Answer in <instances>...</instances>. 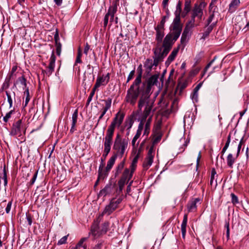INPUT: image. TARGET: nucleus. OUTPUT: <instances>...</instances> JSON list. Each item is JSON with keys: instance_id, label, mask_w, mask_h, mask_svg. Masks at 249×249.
Wrapping results in <instances>:
<instances>
[{"instance_id": "nucleus-1", "label": "nucleus", "mask_w": 249, "mask_h": 249, "mask_svg": "<svg viewBox=\"0 0 249 249\" xmlns=\"http://www.w3.org/2000/svg\"><path fill=\"white\" fill-rule=\"evenodd\" d=\"M151 93L148 92L147 90L143 91L138 101L137 113H141L138 120L145 121L147 118L150 115L154 107V102L150 99Z\"/></svg>"}, {"instance_id": "nucleus-2", "label": "nucleus", "mask_w": 249, "mask_h": 249, "mask_svg": "<svg viewBox=\"0 0 249 249\" xmlns=\"http://www.w3.org/2000/svg\"><path fill=\"white\" fill-rule=\"evenodd\" d=\"M171 28V32L168 34L163 38V47H164V53L170 52L173 44L180 35L182 28L180 20L174 19Z\"/></svg>"}, {"instance_id": "nucleus-3", "label": "nucleus", "mask_w": 249, "mask_h": 249, "mask_svg": "<svg viewBox=\"0 0 249 249\" xmlns=\"http://www.w3.org/2000/svg\"><path fill=\"white\" fill-rule=\"evenodd\" d=\"M142 72L140 71L130 88L128 89L125 97V101L134 106L137 101L139 95H142L144 91L140 84L142 83Z\"/></svg>"}, {"instance_id": "nucleus-4", "label": "nucleus", "mask_w": 249, "mask_h": 249, "mask_svg": "<svg viewBox=\"0 0 249 249\" xmlns=\"http://www.w3.org/2000/svg\"><path fill=\"white\" fill-rule=\"evenodd\" d=\"M154 56L153 61L151 59H147L145 61L144 66L151 70L153 66H157L159 63L163 61L164 57L169 53L168 52L164 53V49L162 51L160 50V48H155L153 50Z\"/></svg>"}, {"instance_id": "nucleus-5", "label": "nucleus", "mask_w": 249, "mask_h": 249, "mask_svg": "<svg viewBox=\"0 0 249 249\" xmlns=\"http://www.w3.org/2000/svg\"><path fill=\"white\" fill-rule=\"evenodd\" d=\"M128 141L126 139H122L119 134H117L114 141L113 148L116 151L114 155L122 158L124 155L128 146Z\"/></svg>"}, {"instance_id": "nucleus-6", "label": "nucleus", "mask_w": 249, "mask_h": 249, "mask_svg": "<svg viewBox=\"0 0 249 249\" xmlns=\"http://www.w3.org/2000/svg\"><path fill=\"white\" fill-rule=\"evenodd\" d=\"M124 117V114L121 111H119L115 115V117L113 118L111 124L108 126L107 131L114 133L115 128L119 127L122 124Z\"/></svg>"}, {"instance_id": "nucleus-7", "label": "nucleus", "mask_w": 249, "mask_h": 249, "mask_svg": "<svg viewBox=\"0 0 249 249\" xmlns=\"http://www.w3.org/2000/svg\"><path fill=\"white\" fill-rule=\"evenodd\" d=\"M26 128L22 124L21 120H18L13 124L10 135L12 136H18V137L22 135V134H25Z\"/></svg>"}, {"instance_id": "nucleus-8", "label": "nucleus", "mask_w": 249, "mask_h": 249, "mask_svg": "<svg viewBox=\"0 0 249 249\" xmlns=\"http://www.w3.org/2000/svg\"><path fill=\"white\" fill-rule=\"evenodd\" d=\"M122 199L118 198L117 200L112 199L110 203L106 206L104 210L102 212V215L107 214L110 215L118 207V205L121 202Z\"/></svg>"}, {"instance_id": "nucleus-9", "label": "nucleus", "mask_w": 249, "mask_h": 249, "mask_svg": "<svg viewBox=\"0 0 249 249\" xmlns=\"http://www.w3.org/2000/svg\"><path fill=\"white\" fill-rule=\"evenodd\" d=\"M159 78L158 74H154L152 75L147 80V83H143L142 87L144 89V91L147 90L149 93L151 92V87L154 85H156L158 82V79Z\"/></svg>"}, {"instance_id": "nucleus-10", "label": "nucleus", "mask_w": 249, "mask_h": 249, "mask_svg": "<svg viewBox=\"0 0 249 249\" xmlns=\"http://www.w3.org/2000/svg\"><path fill=\"white\" fill-rule=\"evenodd\" d=\"M154 155L153 146H151L148 150L146 158L143 163V167L145 170H147L152 164Z\"/></svg>"}, {"instance_id": "nucleus-11", "label": "nucleus", "mask_w": 249, "mask_h": 249, "mask_svg": "<svg viewBox=\"0 0 249 249\" xmlns=\"http://www.w3.org/2000/svg\"><path fill=\"white\" fill-rule=\"evenodd\" d=\"M114 133L107 131L106 135L104 138V145L105 151L110 152L111 146L112 144L113 136Z\"/></svg>"}, {"instance_id": "nucleus-12", "label": "nucleus", "mask_w": 249, "mask_h": 249, "mask_svg": "<svg viewBox=\"0 0 249 249\" xmlns=\"http://www.w3.org/2000/svg\"><path fill=\"white\" fill-rule=\"evenodd\" d=\"M156 31L155 39L157 41L156 47L155 48H160L161 51L164 50L163 47V38L164 36V31L155 29Z\"/></svg>"}, {"instance_id": "nucleus-13", "label": "nucleus", "mask_w": 249, "mask_h": 249, "mask_svg": "<svg viewBox=\"0 0 249 249\" xmlns=\"http://www.w3.org/2000/svg\"><path fill=\"white\" fill-rule=\"evenodd\" d=\"M55 56L54 53L53 52L49 60V66L47 67V70L43 71V72H45L48 76L50 75L54 71L55 67Z\"/></svg>"}, {"instance_id": "nucleus-14", "label": "nucleus", "mask_w": 249, "mask_h": 249, "mask_svg": "<svg viewBox=\"0 0 249 249\" xmlns=\"http://www.w3.org/2000/svg\"><path fill=\"white\" fill-rule=\"evenodd\" d=\"M110 74L107 73L106 75H102L101 76L97 77L96 81V86H105L109 81Z\"/></svg>"}, {"instance_id": "nucleus-15", "label": "nucleus", "mask_w": 249, "mask_h": 249, "mask_svg": "<svg viewBox=\"0 0 249 249\" xmlns=\"http://www.w3.org/2000/svg\"><path fill=\"white\" fill-rule=\"evenodd\" d=\"M179 49V45H178L177 47L174 48L165 62L166 65H169L172 61L175 60L178 53Z\"/></svg>"}, {"instance_id": "nucleus-16", "label": "nucleus", "mask_w": 249, "mask_h": 249, "mask_svg": "<svg viewBox=\"0 0 249 249\" xmlns=\"http://www.w3.org/2000/svg\"><path fill=\"white\" fill-rule=\"evenodd\" d=\"M133 173L132 172L129 168H125L122 173L120 180L125 182H128L131 179Z\"/></svg>"}, {"instance_id": "nucleus-17", "label": "nucleus", "mask_w": 249, "mask_h": 249, "mask_svg": "<svg viewBox=\"0 0 249 249\" xmlns=\"http://www.w3.org/2000/svg\"><path fill=\"white\" fill-rule=\"evenodd\" d=\"M105 102V107L103 108V111L102 112L101 115L99 117V119L98 121V123L96 124V126L98 125L99 122L100 120H101L105 114L106 113L107 111L110 108L112 100L111 98H108L107 100L104 101Z\"/></svg>"}, {"instance_id": "nucleus-18", "label": "nucleus", "mask_w": 249, "mask_h": 249, "mask_svg": "<svg viewBox=\"0 0 249 249\" xmlns=\"http://www.w3.org/2000/svg\"><path fill=\"white\" fill-rule=\"evenodd\" d=\"M202 15L203 11L201 7L200 6L196 5L193 10L192 17L195 18L196 17L198 20H200Z\"/></svg>"}, {"instance_id": "nucleus-19", "label": "nucleus", "mask_w": 249, "mask_h": 249, "mask_svg": "<svg viewBox=\"0 0 249 249\" xmlns=\"http://www.w3.org/2000/svg\"><path fill=\"white\" fill-rule=\"evenodd\" d=\"M195 18L191 17V19L187 22L184 30L191 34L192 29L195 26H197V24L195 23Z\"/></svg>"}, {"instance_id": "nucleus-20", "label": "nucleus", "mask_w": 249, "mask_h": 249, "mask_svg": "<svg viewBox=\"0 0 249 249\" xmlns=\"http://www.w3.org/2000/svg\"><path fill=\"white\" fill-rule=\"evenodd\" d=\"M6 94L7 97V101L9 104V108L13 107V99L15 100L16 93L13 91H6Z\"/></svg>"}, {"instance_id": "nucleus-21", "label": "nucleus", "mask_w": 249, "mask_h": 249, "mask_svg": "<svg viewBox=\"0 0 249 249\" xmlns=\"http://www.w3.org/2000/svg\"><path fill=\"white\" fill-rule=\"evenodd\" d=\"M126 159L124 158L122 161L119 163L115 167L114 176L117 177L122 172L124 168Z\"/></svg>"}, {"instance_id": "nucleus-22", "label": "nucleus", "mask_w": 249, "mask_h": 249, "mask_svg": "<svg viewBox=\"0 0 249 249\" xmlns=\"http://www.w3.org/2000/svg\"><path fill=\"white\" fill-rule=\"evenodd\" d=\"M138 121L140 122V123L138 125V129L137 130L136 134L134 137V139L135 140H136L137 141L138 139L140 138V136L141 135L142 131L144 127V123H145V121H143L142 120H138Z\"/></svg>"}, {"instance_id": "nucleus-23", "label": "nucleus", "mask_w": 249, "mask_h": 249, "mask_svg": "<svg viewBox=\"0 0 249 249\" xmlns=\"http://www.w3.org/2000/svg\"><path fill=\"white\" fill-rule=\"evenodd\" d=\"M187 215L184 214L183 217V219L181 225V234L182 236L183 239L185 237V234L186 232V227H187Z\"/></svg>"}, {"instance_id": "nucleus-24", "label": "nucleus", "mask_w": 249, "mask_h": 249, "mask_svg": "<svg viewBox=\"0 0 249 249\" xmlns=\"http://www.w3.org/2000/svg\"><path fill=\"white\" fill-rule=\"evenodd\" d=\"M117 158V157H116V156L113 155L108 160V161L107 162V166L106 167L107 171H110V170L111 169L113 165L115 163V160H116Z\"/></svg>"}, {"instance_id": "nucleus-25", "label": "nucleus", "mask_w": 249, "mask_h": 249, "mask_svg": "<svg viewBox=\"0 0 249 249\" xmlns=\"http://www.w3.org/2000/svg\"><path fill=\"white\" fill-rule=\"evenodd\" d=\"M181 2L179 1L176 6V10L175 12V18L174 19H177L178 20H180V14L181 12Z\"/></svg>"}, {"instance_id": "nucleus-26", "label": "nucleus", "mask_w": 249, "mask_h": 249, "mask_svg": "<svg viewBox=\"0 0 249 249\" xmlns=\"http://www.w3.org/2000/svg\"><path fill=\"white\" fill-rule=\"evenodd\" d=\"M117 4L116 2L113 3L112 5L109 8L108 12L106 14L110 17H114V15L117 11Z\"/></svg>"}, {"instance_id": "nucleus-27", "label": "nucleus", "mask_w": 249, "mask_h": 249, "mask_svg": "<svg viewBox=\"0 0 249 249\" xmlns=\"http://www.w3.org/2000/svg\"><path fill=\"white\" fill-rule=\"evenodd\" d=\"M109 171H107V169H101V167L98 169V179H104L108 174Z\"/></svg>"}, {"instance_id": "nucleus-28", "label": "nucleus", "mask_w": 249, "mask_h": 249, "mask_svg": "<svg viewBox=\"0 0 249 249\" xmlns=\"http://www.w3.org/2000/svg\"><path fill=\"white\" fill-rule=\"evenodd\" d=\"M198 201L197 198L195 199L194 200L191 201L188 204L187 208L189 212H193L196 209V203Z\"/></svg>"}, {"instance_id": "nucleus-29", "label": "nucleus", "mask_w": 249, "mask_h": 249, "mask_svg": "<svg viewBox=\"0 0 249 249\" xmlns=\"http://www.w3.org/2000/svg\"><path fill=\"white\" fill-rule=\"evenodd\" d=\"M139 154L137 153L136 156L133 159V160L131 162V164L130 166V170L132 171V172H134L137 166V163L138 162V159L139 158Z\"/></svg>"}, {"instance_id": "nucleus-30", "label": "nucleus", "mask_w": 249, "mask_h": 249, "mask_svg": "<svg viewBox=\"0 0 249 249\" xmlns=\"http://www.w3.org/2000/svg\"><path fill=\"white\" fill-rule=\"evenodd\" d=\"M54 37L55 44H56V53L58 55H60V53H61V45L59 42H58V35L57 33H56L55 34Z\"/></svg>"}, {"instance_id": "nucleus-31", "label": "nucleus", "mask_w": 249, "mask_h": 249, "mask_svg": "<svg viewBox=\"0 0 249 249\" xmlns=\"http://www.w3.org/2000/svg\"><path fill=\"white\" fill-rule=\"evenodd\" d=\"M111 185H107L103 189L100 191L99 196H106L111 192Z\"/></svg>"}, {"instance_id": "nucleus-32", "label": "nucleus", "mask_w": 249, "mask_h": 249, "mask_svg": "<svg viewBox=\"0 0 249 249\" xmlns=\"http://www.w3.org/2000/svg\"><path fill=\"white\" fill-rule=\"evenodd\" d=\"M240 3L239 0H232L231 2L229 5V11L231 12H233L237 6Z\"/></svg>"}, {"instance_id": "nucleus-33", "label": "nucleus", "mask_w": 249, "mask_h": 249, "mask_svg": "<svg viewBox=\"0 0 249 249\" xmlns=\"http://www.w3.org/2000/svg\"><path fill=\"white\" fill-rule=\"evenodd\" d=\"M235 159L233 157L232 154H229L227 158V165L231 168H232L233 164L235 162Z\"/></svg>"}, {"instance_id": "nucleus-34", "label": "nucleus", "mask_w": 249, "mask_h": 249, "mask_svg": "<svg viewBox=\"0 0 249 249\" xmlns=\"http://www.w3.org/2000/svg\"><path fill=\"white\" fill-rule=\"evenodd\" d=\"M0 179H3L4 181V185L5 186L7 185V171L6 170L5 165L4 166L3 169V173L0 176Z\"/></svg>"}, {"instance_id": "nucleus-35", "label": "nucleus", "mask_w": 249, "mask_h": 249, "mask_svg": "<svg viewBox=\"0 0 249 249\" xmlns=\"http://www.w3.org/2000/svg\"><path fill=\"white\" fill-rule=\"evenodd\" d=\"M191 34L188 33L185 30L183 31L181 37V42L182 43H185L187 41V37H189Z\"/></svg>"}, {"instance_id": "nucleus-36", "label": "nucleus", "mask_w": 249, "mask_h": 249, "mask_svg": "<svg viewBox=\"0 0 249 249\" xmlns=\"http://www.w3.org/2000/svg\"><path fill=\"white\" fill-rule=\"evenodd\" d=\"M161 139V135L160 134L157 133V134H156L154 137V138L153 140L152 145L151 146L154 147V145L158 143L160 141Z\"/></svg>"}, {"instance_id": "nucleus-37", "label": "nucleus", "mask_w": 249, "mask_h": 249, "mask_svg": "<svg viewBox=\"0 0 249 249\" xmlns=\"http://www.w3.org/2000/svg\"><path fill=\"white\" fill-rule=\"evenodd\" d=\"M78 118V109H75L72 115V124L73 126L76 125Z\"/></svg>"}, {"instance_id": "nucleus-38", "label": "nucleus", "mask_w": 249, "mask_h": 249, "mask_svg": "<svg viewBox=\"0 0 249 249\" xmlns=\"http://www.w3.org/2000/svg\"><path fill=\"white\" fill-rule=\"evenodd\" d=\"M18 81L20 83V84L23 86V89H28V88H27L26 80L23 76L19 77L18 78Z\"/></svg>"}, {"instance_id": "nucleus-39", "label": "nucleus", "mask_w": 249, "mask_h": 249, "mask_svg": "<svg viewBox=\"0 0 249 249\" xmlns=\"http://www.w3.org/2000/svg\"><path fill=\"white\" fill-rule=\"evenodd\" d=\"M98 225H93L91 227V233L94 236H98L99 234L97 232Z\"/></svg>"}, {"instance_id": "nucleus-40", "label": "nucleus", "mask_w": 249, "mask_h": 249, "mask_svg": "<svg viewBox=\"0 0 249 249\" xmlns=\"http://www.w3.org/2000/svg\"><path fill=\"white\" fill-rule=\"evenodd\" d=\"M18 66L17 65L13 66L12 68L10 74L9 75L10 79L14 78L16 77L17 76V73H16V71L17 70Z\"/></svg>"}, {"instance_id": "nucleus-41", "label": "nucleus", "mask_w": 249, "mask_h": 249, "mask_svg": "<svg viewBox=\"0 0 249 249\" xmlns=\"http://www.w3.org/2000/svg\"><path fill=\"white\" fill-rule=\"evenodd\" d=\"M191 9V3L190 0H186L185 2L184 11L186 13H189Z\"/></svg>"}, {"instance_id": "nucleus-42", "label": "nucleus", "mask_w": 249, "mask_h": 249, "mask_svg": "<svg viewBox=\"0 0 249 249\" xmlns=\"http://www.w3.org/2000/svg\"><path fill=\"white\" fill-rule=\"evenodd\" d=\"M125 183L126 182L120 179L118 181V184L119 185V189L117 191L118 194H120L121 192H122Z\"/></svg>"}, {"instance_id": "nucleus-43", "label": "nucleus", "mask_w": 249, "mask_h": 249, "mask_svg": "<svg viewBox=\"0 0 249 249\" xmlns=\"http://www.w3.org/2000/svg\"><path fill=\"white\" fill-rule=\"evenodd\" d=\"M14 112V109H11L9 112L7 113L5 116L3 117V121L5 123H7L9 119L11 117L12 114Z\"/></svg>"}, {"instance_id": "nucleus-44", "label": "nucleus", "mask_w": 249, "mask_h": 249, "mask_svg": "<svg viewBox=\"0 0 249 249\" xmlns=\"http://www.w3.org/2000/svg\"><path fill=\"white\" fill-rule=\"evenodd\" d=\"M109 227V223L107 222H105L102 227L101 233H105L108 230Z\"/></svg>"}, {"instance_id": "nucleus-45", "label": "nucleus", "mask_w": 249, "mask_h": 249, "mask_svg": "<svg viewBox=\"0 0 249 249\" xmlns=\"http://www.w3.org/2000/svg\"><path fill=\"white\" fill-rule=\"evenodd\" d=\"M198 93L197 91L193 90V93L191 95V98L193 101L197 102Z\"/></svg>"}, {"instance_id": "nucleus-46", "label": "nucleus", "mask_w": 249, "mask_h": 249, "mask_svg": "<svg viewBox=\"0 0 249 249\" xmlns=\"http://www.w3.org/2000/svg\"><path fill=\"white\" fill-rule=\"evenodd\" d=\"M81 56H82V52L81 51L80 48H79L78 50V54L76 57V61H75V64L76 63H82L81 60Z\"/></svg>"}, {"instance_id": "nucleus-47", "label": "nucleus", "mask_w": 249, "mask_h": 249, "mask_svg": "<svg viewBox=\"0 0 249 249\" xmlns=\"http://www.w3.org/2000/svg\"><path fill=\"white\" fill-rule=\"evenodd\" d=\"M88 239L87 237H83L80 239L79 242L77 243L74 249H77L78 248H80L82 246L84 242H85Z\"/></svg>"}, {"instance_id": "nucleus-48", "label": "nucleus", "mask_w": 249, "mask_h": 249, "mask_svg": "<svg viewBox=\"0 0 249 249\" xmlns=\"http://www.w3.org/2000/svg\"><path fill=\"white\" fill-rule=\"evenodd\" d=\"M232 145H234L235 146H237V155L236 157L238 156L239 153L240 152L241 146H242V141H241L238 144L236 142H234L232 143Z\"/></svg>"}, {"instance_id": "nucleus-49", "label": "nucleus", "mask_w": 249, "mask_h": 249, "mask_svg": "<svg viewBox=\"0 0 249 249\" xmlns=\"http://www.w3.org/2000/svg\"><path fill=\"white\" fill-rule=\"evenodd\" d=\"M68 235H66L62 237L57 243L58 245H61L64 244H65L66 243L67 238H68Z\"/></svg>"}, {"instance_id": "nucleus-50", "label": "nucleus", "mask_w": 249, "mask_h": 249, "mask_svg": "<svg viewBox=\"0 0 249 249\" xmlns=\"http://www.w3.org/2000/svg\"><path fill=\"white\" fill-rule=\"evenodd\" d=\"M231 202L233 204L238 203L239 201L237 196L233 193H231Z\"/></svg>"}, {"instance_id": "nucleus-51", "label": "nucleus", "mask_w": 249, "mask_h": 249, "mask_svg": "<svg viewBox=\"0 0 249 249\" xmlns=\"http://www.w3.org/2000/svg\"><path fill=\"white\" fill-rule=\"evenodd\" d=\"M24 94L26 95L25 106L30 101V98L29 95V91L28 89H26L24 91Z\"/></svg>"}, {"instance_id": "nucleus-52", "label": "nucleus", "mask_w": 249, "mask_h": 249, "mask_svg": "<svg viewBox=\"0 0 249 249\" xmlns=\"http://www.w3.org/2000/svg\"><path fill=\"white\" fill-rule=\"evenodd\" d=\"M168 1H169V0H163L162 3L163 7L164 9H166V12L167 15H168V14H169V10L167 8Z\"/></svg>"}, {"instance_id": "nucleus-53", "label": "nucleus", "mask_w": 249, "mask_h": 249, "mask_svg": "<svg viewBox=\"0 0 249 249\" xmlns=\"http://www.w3.org/2000/svg\"><path fill=\"white\" fill-rule=\"evenodd\" d=\"M216 173L214 169H213L211 172V180H210V184L212 185L213 183V181L214 179L215 175Z\"/></svg>"}, {"instance_id": "nucleus-54", "label": "nucleus", "mask_w": 249, "mask_h": 249, "mask_svg": "<svg viewBox=\"0 0 249 249\" xmlns=\"http://www.w3.org/2000/svg\"><path fill=\"white\" fill-rule=\"evenodd\" d=\"M145 121V124H144V127L147 128L149 127L150 128V124L152 122V116L149 117L147 120L146 119Z\"/></svg>"}, {"instance_id": "nucleus-55", "label": "nucleus", "mask_w": 249, "mask_h": 249, "mask_svg": "<svg viewBox=\"0 0 249 249\" xmlns=\"http://www.w3.org/2000/svg\"><path fill=\"white\" fill-rule=\"evenodd\" d=\"M164 23L163 22H160V23L155 27V29L161 30L164 31Z\"/></svg>"}, {"instance_id": "nucleus-56", "label": "nucleus", "mask_w": 249, "mask_h": 249, "mask_svg": "<svg viewBox=\"0 0 249 249\" xmlns=\"http://www.w3.org/2000/svg\"><path fill=\"white\" fill-rule=\"evenodd\" d=\"M12 201H10L8 203L7 206L5 208V211L7 213H9V212H10V210L11 209V206H12Z\"/></svg>"}, {"instance_id": "nucleus-57", "label": "nucleus", "mask_w": 249, "mask_h": 249, "mask_svg": "<svg viewBox=\"0 0 249 249\" xmlns=\"http://www.w3.org/2000/svg\"><path fill=\"white\" fill-rule=\"evenodd\" d=\"M134 73H135V71L134 70H133L130 72V73H129L128 76L127 77L126 83L129 82V81L133 78L134 75Z\"/></svg>"}, {"instance_id": "nucleus-58", "label": "nucleus", "mask_w": 249, "mask_h": 249, "mask_svg": "<svg viewBox=\"0 0 249 249\" xmlns=\"http://www.w3.org/2000/svg\"><path fill=\"white\" fill-rule=\"evenodd\" d=\"M109 16L106 14L104 19V27L106 28L108 24Z\"/></svg>"}, {"instance_id": "nucleus-59", "label": "nucleus", "mask_w": 249, "mask_h": 249, "mask_svg": "<svg viewBox=\"0 0 249 249\" xmlns=\"http://www.w3.org/2000/svg\"><path fill=\"white\" fill-rule=\"evenodd\" d=\"M187 86V84L186 82L181 83L178 85V88L180 89V90L181 91L183 90L185 88H186Z\"/></svg>"}, {"instance_id": "nucleus-60", "label": "nucleus", "mask_w": 249, "mask_h": 249, "mask_svg": "<svg viewBox=\"0 0 249 249\" xmlns=\"http://www.w3.org/2000/svg\"><path fill=\"white\" fill-rule=\"evenodd\" d=\"M214 17V15L213 12L210 15V16L207 20V26L209 25L211 23V22L213 21Z\"/></svg>"}, {"instance_id": "nucleus-61", "label": "nucleus", "mask_w": 249, "mask_h": 249, "mask_svg": "<svg viewBox=\"0 0 249 249\" xmlns=\"http://www.w3.org/2000/svg\"><path fill=\"white\" fill-rule=\"evenodd\" d=\"M214 61V58L210 62H209L207 65L206 66V67L204 69V73H205L206 71H207V70L209 69V68L212 65V63L213 62V61ZM204 74H203V75H204Z\"/></svg>"}, {"instance_id": "nucleus-62", "label": "nucleus", "mask_w": 249, "mask_h": 249, "mask_svg": "<svg viewBox=\"0 0 249 249\" xmlns=\"http://www.w3.org/2000/svg\"><path fill=\"white\" fill-rule=\"evenodd\" d=\"M37 171H36L34 175V176L30 181L31 185H33L35 183V182L36 180V178H37Z\"/></svg>"}, {"instance_id": "nucleus-63", "label": "nucleus", "mask_w": 249, "mask_h": 249, "mask_svg": "<svg viewBox=\"0 0 249 249\" xmlns=\"http://www.w3.org/2000/svg\"><path fill=\"white\" fill-rule=\"evenodd\" d=\"M150 128L149 127H144V130L143 132V135H146L147 136L150 132Z\"/></svg>"}, {"instance_id": "nucleus-64", "label": "nucleus", "mask_w": 249, "mask_h": 249, "mask_svg": "<svg viewBox=\"0 0 249 249\" xmlns=\"http://www.w3.org/2000/svg\"><path fill=\"white\" fill-rule=\"evenodd\" d=\"M94 95V94H93V93H90V95H89L88 100H87V105H89V103L91 102Z\"/></svg>"}]
</instances>
